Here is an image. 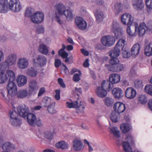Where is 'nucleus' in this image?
<instances>
[{
    "label": "nucleus",
    "instance_id": "f257e3e1",
    "mask_svg": "<svg viewBox=\"0 0 152 152\" xmlns=\"http://www.w3.org/2000/svg\"><path fill=\"white\" fill-rule=\"evenodd\" d=\"M129 26L127 28L126 31L128 35L132 37L135 36L138 33L139 36H142L145 33L146 29L148 30V28H147L146 26V24L144 23H141L139 27L137 24H136L134 27Z\"/></svg>",
    "mask_w": 152,
    "mask_h": 152
},
{
    "label": "nucleus",
    "instance_id": "f03ea898",
    "mask_svg": "<svg viewBox=\"0 0 152 152\" xmlns=\"http://www.w3.org/2000/svg\"><path fill=\"white\" fill-rule=\"evenodd\" d=\"M55 7L58 14L64 15L67 20H69L73 18L72 12L69 10H66V7L63 4H58L56 5Z\"/></svg>",
    "mask_w": 152,
    "mask_h": 152
},
{
    "label": "nucleus",
    "instance_id": "7ed1b4c3",
    "mask_svg": "<svg viewBox=\"0 0 152 152\" xmlns=\"http://www.w3.org/2000/svg\"><path fill=\"white\" fill-rule=\"evenodd\" d=\"M115 40V38L111 36H104L101 39L102 45L106 47H110L113 45L114 44Z\"/></svg>",
    "mask_w": 152,
    "mask_h": 152
},
{
    "label": "nucleus",
    "instance_id": "20e7f679",
    "mask_svg": "<svg viewBox=\"0 0 152 152\" xmlns=\"http://www.w3.org/2000/svg\"><path fill=\"white\" fill-rule=\"evenodd\" d=\"M44 14L42 12H36L31 16L32 22L34 23H39L43 20Z\"/></svg>",
    "mask_w": 152,
    "mask_h": 152
},
{
    "label": "nucleus",
    "instance_id": "39448f33",
    "mask_svg": "<svg viewBox=\"0 0 152 152\" xmlns=\"http://www.w3.org/2000/svg\"><path fill=\"white\" fill-rule=\"evenodd\" d=\"M7 86V89L9 95L12 96H14L17 92V86L15 81H8Z\"/></svg>",
    "mask_w": 152,
    "mask_h": 152
},
{
    "label": "nucleus",
    "instance_id": "423d86ee",
    "mask_svg": "<svg viewBox=\"0 0 152 152\" xmlns=\"http://www.w3.org/2000/svg\"><path fill=\"white\" fill-rule=\"evenodd\" d=\"M121 21L124 24L131 25L133 23V18L130 14L124 13L121 16Z\"/></svg>",
    "mask_w": 152,
    "mask_h": 152
},
{
    "label": "nucleus",
    "instance_id": "0eeeda50",
    "mask_svg": "<svg viewBox=\"0 0 152 152\" xmlns=\"http://www.w3.org/2000/svg\"><path fill=\"white\" fill-rule=\"evenodd\" d=\"M28 91L29 94H34L38 89L37 83L34 80H31L28 82Z\"/></svg>",
    "mask_w": 152,
    "mask_h": 152
},
{
    "label": "nucleus",
    "instance_id": "6e6552de",
    "mask_svg": "<svg viewBox=\"0 0 152 152\" xmlns=\"http://www.w3.org/2000/svg\"><path fill=\"white\" fill-rule=\"evenodd\" d=\"M75 21L77 27L81 30H84L86 29L87 23L85 20L80 17H76Z\"/></svg>",
    "mask_w": 152,
    "mask_h": 152
},
{
    "label": "nucleus",
    "instance_id": "1a4fd4ad",
    "mask_svg": "<svg viewBox=\"0 0 152 152\" xmlns=\"http://www.w3.org/2000/svg\"><path fill=\"white\" fill-rule=\"evenodd\" d=\"M112 93L114 98L116 99H121L124 96L123 91L121 89L119 88H113L112 90Z\"/></svg>",
    "mask_w": 152,
    "mask_h": 152
},
{
    "label": "nucleus",
    "instance_id": "9d476101",
    "mask_svg": "<svg viewBox=\"0 0 152 152\" xmlns=\"http://www.w3.org/2000/svg\"><path fill=\"white\" fill-rule=\"evenodd\" d=\"M16 58V55L14 54H11L8 55L7 60L4 62L8 68L10 66H12L15 64Z\"/></svg>",
    "mask_w": 152,
    "mask_h": 152
},
{
    "label": "nucleus",
    "instance_id": "9b49d317",
    "mask_svg": "<svg viewBox=\"0 0 152 152\" xmlns=\"http://www.w3.org/2000/svg\"><path fill=\"white\" fill-rule=\"evenodd\" d=\"M28 61L25 58H19L17 61L18 66L21 69L26 68L28 65Z\"/></svg>",
    "mask_w": 152,
    "mask_h": 152
},
{
    "label": "nucleus",
    "instance_id": "f8f14e48",
    "mask_svg": "<svg viewBox=\"0 0 152 152\" xmlns=\"http://www.w3.org/2000/svg\"><path fill=\"white\" fill-rule=\"evenodd\" d=\"M17 110L20 116L23 118L25 117L28 113V109L24 105L19 106Z\"/></svg>",
    "mask_w": 152,
    "mask_h": 152
},
{
    "label": "nucleus",
    "instance_id": "ddd939ff",
    "mask_svg": "<svg viewBox=\"0 0 152 152\" xmlns=\"http://www.w3.org/2000/svg\"><path fill=\"white\" fill-rule=\"evenodd\" d=\"M9 6L7 0H0V12H7L9 10Z\"/></svg>",
    "mask_w": 152,
    "mask_h": 152
},
{
    "label": "nucleus",
    "instance_id": "4468645a",
    "mask_svg": "<svg viewBox=\"0 0 152 152\" xmlns=\"http://www.w3.org/2000/svg\"><path fill=\"white\" fill-rule=\"evenodd\" d=\"M113 108L114 111L119 113H123L125 110V105L120 102H116L114 105Z\"/></svg>",
    "mask_w": 152,
    "mask_h": 152
},
{
    "label": "nucleus",
    "instance_id": "2eb2a0df",
    "mask_svg": "<svg viewBox=\"0 0 152 152\" xmlns=\"http://www.w3.org/2000/svg\"><path fill=\"white\" fill-rule=\"evenodd\" d=\"M132 5L133 8L137 11L142 10L144 7L142 0H134Z\"/></svg>",
    "mask_w": 152,
    "mask_h": 152
},
{
    "label": "nucleus",
    "instance_id": "dca6fc26",
    "mask_svg": "<svg viewBox=\"0 0 152 152\" xmlns=\"http://www.w3.org/2000/svg\"><path fill=\"white\" fill-rule=\"evenodd\" d=\"M125 96L128 99H131L136 96V92L135 90L132 87L127 88L125 91Z\"/></svg>",
    "mask_w": 152,
    "mask_h": 152
},
{
    "label": "nucleus",
    "instance_id": "f3484780",
    "mask_svg": "<svg viewBox=\"0 0 152 152\" xmlns=\"http://www.w3.org/2000/svg\"><path fill=\"white\" fill-rule=\"evenodd\" d=\"M73 147L75 151H80L83 149L84 146H83L82 143L79 140L75 139L73 141Z\"/></svg>",
    "mask_w": 152,
    "mask_h": 152
},
{
    "label": "nucleus",
    "instance_id": "a211bd4d",
    "mask_svg": "<svg viewBox=\"0 0 152 152\" xmlns=\"http://www.w3.org/2000/svg\"><path fill=\"white\" fill-rule=\"evenodd\" d=\"M113 85L108 80H103L101 83V88L102 89L110 91L113 88Z\"/></svg>",
    "mask_w": 152,
    "mask_h": 152
},
{
    "label": "nucleus",
    "instance_id": "6ab92c4d",
    "mask_svg": "<svg viewBox=\"0 0 152 152\" xmlns=\"http://www.w3.org/2000/svg\"><path fill=\"white\" fill-rule=\"evenodd\" d=\"M36 61L37 63L41 67L45 66L47 62L46 58L45 56L42 55L38 56L37 57Z\"/></svg>",
    "mask_w": 152,
    "mask_h": 152
},
{
    "label": "nucleus",
    "instance_id": "aec40b11",
    "mask_svg": "<svg viewBox=\"0 0 152 152\" xmlns=\"http://www.w3.org/2000/svg\"><path fill=\"white\" fill-rule=\"evenodd\" d=\"M120 80V76L117 74H111L109 77V81L113 85L118 83Z\"/></svg>",
    "mask_w": 152,
    "mask_h": 152
},
{
    "label": "nucleus",
    "instance_id": "412c9836",
    "mask_svg": "<svg viewBox=\"0 0 152 152\" xmlns=\"http://www.w3.org/2000/svg\"><path fill=\"white\" fill-rule=\"evenodd\" d=\"M119 62V60L117 58H111L109 60V64L105 65V66L108 70H110L112 67L115 66Z\"/></svg>",
    "mask_w": 152,
    "mask_h": 152
},
{
    "label": "nucleus",
    "instance_id": "4be33fe9",
    "mask_svg": "<svg viewBox=\"0 0 152 152\" xmlns=\"http://www.w3.org/2000/svg\"><path fill=\"white\" fill-rule=\"evenodd\" d=\"M27 119L29 124L32 126H34L36 117L35 115L31 113H29L27 115Z\"/></svg>",
    "mask_w": 152,
    "mask_h": 152
},
{
    "label": "nucleus",
    "instance_id": "5701e85b",
    "mask_svg": "<svg viewBox=\"0 0 152 152\" xmlns=\"http://www.w3.org/2000/svg\"><path fill=\"white\" fill-rule=\"evenodd\" d=\"M17 81L19 86H23L26 83L27 78L23 75H20L17 78Z\"/></svg>",
    "mask_w": 152,
    "mask_h": 152
},
{
    "label": "nucleus",
    "instance_id": "b1692460",
    "mask_svg": "<svg viewBox=\"0 0 152 152\" xmlns=\"http://www.w3.org/2000/svg\"><path fill=\"white\" fill-rule=\"evenodd\" d=\"M31 94H29V91L26 89H21L19 90L17 93V96L18 98L23 99L25 98L27 96H30Z\"/></svg>",
    "mask_w": 152,
    "mask_h": 152
},
{
    "label": "nucleus",
    "instance_id": "393cba45",
    "mask_svg": "<svg viewBox=\"0 0 152 152\" xmlns=\"http://www.w3.org/2000/svg\"><path fill=\"white\" fill-rule=\"evenodd\" d=\"M38 50L39 53L44 55H47L49 52L47 46L43 44H41L39 45Z\"/></svg>",
    "mask_w": 152,
    "mask_h": 152
},
{
    "label": "nucleus",
    "instance_id": "a878e982",
    "mask_svg": "<svg viewBox=\"0 0 152 152\" xmlns=\"http://www.w3.org/2000/svg\"><path fill=\"white\" fill-rule=\"evenodd\" d=\"M120 50L115 46L113 50L109 52V55L111 58H117L120 55Z\"/></svg>",
    "mask_w": 152,
    "mask_h": 152
},
{
    "label": "nucleus",
    "instance_id": "bb28decb",
    "mask_svg": "<svg viewBox=\"0 0 152 152\" xmlns=\"http://www.w3.org/2000/svg\"><path fill=\"white\" fill-rule=\"evenodd\" d=\"M96 93L99 97L101 98L105 97L107 94L106 90L102 89L100 86L96 88Z\"/></svg>",
    "mask_w": 152,
    "mask_h": 152
},
{
    "label": "nucleus",
    "instance_id": "cd10ccee",
    "mask_svg": "<svg viewBox=\"0 0 152 152\" xmlns=\"http://www.w3.org/2000/svg\"><path fill=\"white\" fill-rule=\"evenodd\" d=\"M2 148L4 151L8 152L14 149L13 145L9 142L4 143L2 145Z\"/></svg>",
    "mask_w": 152,
    "mask_h": 152
},
{
    "label": "nucleus",
    "instance_id": "c85d7f7f",
    "mask_svg": "<svg viewBox=\"0 0 152 152\" xmlns=\"http://www.w3.org/2000/svg\"><path fill=\"white\" fill-rule=\"evenodd\" d=\"M140 45L139 44H135L131 49V55L134 56L138 55L140 52Z\"/></svg>",
    "mask_w": 152,
    "mask_h": 152
},
{
    "label": "nucleus",
    "instance_id": "c756f323",
    "mask_svg": "<svg viewBox=\"0 0 152 152\" xmlns=\"http://www.w3.org/2000/svg\"><path fill=\"white\" fill-rule=\"evenodd\" d=\"M122 146L124 152H140L137 150H135L132 151L130 145L126 141L123 142Z\"/></svg>",
    "mask_w": 152,
    "mask_h": 152
},
{
    "label": "nucleus",
    "instance_id": "7c9ffc66",
    "mask_svg": "<svg viewBox=\"0 0 152 152\" xmlns=\"http://www.w3.org/2000/svg\"><path fill=\"white\" fill-rule=\"evenodd\" d=\"M5 74L7 77V80H8V81H15V75L12 70L7 71Z\"/></svg>",
    "mask_w": 152,
    "mask_h": 152
},
{
    "label": "nucleus",
    "instance_id": "2f4dec72",
    "mask_svg": "<svg viewBox=\"0 0 152 152\" xmlns=\"http://www.w3.org/2000/svg\"><path fill=\"white\" fill-rule=\"evenodd\" d=\"M145 54L148 56L152 55V43L146 45L145 48Z\"/></svg>",
    "mask_w": 152,
    "mask_h": 152
},
{
    "label": "nucleus",
    "instance_id": "473e14b6",
    "mask_svg": "<svg viewBox=\"0 0 152 152\" xmlns=\"http://www.w3.org/2000/svg\"><path fill=\"white\" fill-rule=\"evenodd\" d=\"M12 3H13L15 7L12 8V11L14 12H18L21 9L22 5L18 0L14 1Z\"/></svg>",
    "mask_w": 152,
    "mask_h": 152
},
{
    "label": "nucleus",
    "instance_id": "72a5a7b5",
    "mask_svg": "<svg viewBox=\"0 0 152 152\" xmlns=\"http://www.w3.org/2000/svg\"><path fill=\"white\" fill-rule=\"evenodd\" d=\"M120 114L115 111H113L110 116V118L112 122L115 123L117 122L120 118Z\"/></svg>",
    "mask_w": 152,
    "mask_h": 152
},
{
    "label": "nucleus",
    "instance_id": "f704fd0d",
    "mask_svg": "<svg viewBox=\"0 0 152 152\" xmlns=\"http://www.w3.org/2000/svg\"><path fill=\"white\" fill-rule=\"evenodd\" d=\"M56 146L57 148H61L63 150L67 149L68 145L67 143L64 141H61L56 143Z\"/></svg>",
    "mask_w": 152,
    "mask_h": 152
},
{
    "label": "nucleus",
    "instance_id": "c9c22d12",
    "mask_svg": "<svg viewBox=\"0 0 152 152\" xmlns=\"http://www.w3.org/2000/svg\"><path fill=\"white\" fill-rule=\"evenodd\" d=\"M51 99L50 98L45 96L43 98L42 104L43 106L45 107H48L51 105Z\"/></svg>",
    "mask_w": 152,
    "mask_h": 152
},
{
    "label": "nucleus",
    "instance_id": "e433bc0d",
    "mask_svg": "<svg viewBox=\"0 0 152 152\" xmlns=\"http://www.w3.org/2000/svg\"><path fill=\"white\" fill-rule=\"evenodd\" d=\"M126 42L124 39H120L118 40L115 46L120 49L124 50V48L126 46Z\"/></svg>",
    "mask_w": 152,
    "mask_h": 152
},
{
    "label": "nucleus",
    "instance_id": "4c0bfd02",
    "mask_svg": "<svg viewBox=\"0 0 152 152\" xmlns=\"http://www.w3.org/2000/svg\"><path fill=\"white\" fill-rule=\"evenodd\" d=\"M110 132L111 134H113L114 137L117 138H119L121 136L120 132L116 127H113L111 128Z\"/></svg>",
    "mask_w": 152,
    "mask_h": 152
},
{
    "label": "nucleus",
    "instance_id": "58836bf2",
    "mask_svg": "<svg viewBox=\"0 0 152 152\" xmlns=\"http://www.w3.org/2000/svg\"><path fill=\"white\" fill-rule=\"evenodd\" d=\"M96 20L98 23L102 22L103 20L104 14L103 12L97 10L95 14Z\"/></svg>",
    "mask_w": 152,
    "mask_h": 152
},
{
    "label": "nucleus",
    "instance_id": "ea45409f",
    "mask_svg": "<svg viewBox=\"0 0 152 152\" xmlns=\"http://www.w3.org/2000/svg\"><path fill=\"white\" fill-rule=\"evenodd\" d=\"M120 128L123 133H126L129 131L131 128L128 124L124 123L121 125Z\"/></svg>",
    "mask_w": 152,
    "mask_h": 152
},
{
    "label": "nucleus",
    "instance_id": "a19ab883",
    "mask_svg": "<svg viewBox=\"0 0 152 152\" xmlns=\"http://www.w3.org/2000/svg\"><path fill=\"white\" fill-rule=\"evenodd\" d=\"M123 69V65L118 62L115 66L112 67L110 71L113 72H119L122 71Z\"/></svg>",
    "mask_w": 152,
    "mask_h": 152
},
{
    "label": "nucleus",
    "instance_id": "79ce46f5",
    "mask_svg": "<svg viewBox=\"0 0 152 152\" xmlns=\"http://www.w3.org/2000/svg\"><path fill=\"white\" fill-rule=\"evenodd\" d=\"M139 102L142 104H146L147 102L148 99L147 97L144 95H140L138 97Z\"/></svg>",
    "mask_w": 152,
    "mask_h": 152
},
{
    "label": "nucleus",
    "instance_id": "37998d69",
    "mask_svg": "<svg viewBox=\"0 0 152 152\" xmlns=\"http://www.w3.org/2000/svg\"><path fill=\"white\" fill-rule=\"evenodd\" d=\"M10 121L11 123H13L14 119L18 118V115L17 113L14 111H10L9 112Z\"/></svg>",
    "mask_w": 152,
    "mask_h": 152
},
{
    "label": "nucleus",
    "instance_id": "c03bdc74",
    "mask_svg": "<svg viewBox=\"0 0 152 152\" xmlns=\"http://www.w3.org/2000/svg\"><path fill=\"white\" fill-rule=\"evenodd\" d=\"M111 28L112 31L115 32L121 29L119 24L116 21H113L111 26Z\"/></svg>",
    "mask_w": 152,
    "mask_h": 152
},
{
    "label": "nucleus",
    "instance_id": "a18cd8bd",
    "mask_svg": "<svg viewBox=\"0 0 152 152\" xmlns=\"http://www.w3.org/2000/svg\"><path fill=\"white\" fill-rule=\"evenodd\" d=\"M66 106L69 108H78L79 107L78 103L77 101H75L71 102H67Z\"/></svg>",
    "mask_w": 152,
    "mask_h": 152
},
{
    "label": "nucleus",
    "instance_id": "49530a36",
    "mask_svg": "<svg viewBox=\"0 0 152 152\" xmlns=\"http://www.w3.org/2000/svg\"><path fill=\"white\" fill-rule=\"evenodd\" d=\"M105 104L108 107L112 106L114 103V100L111 98L106 97L104 99Z\"/></svg>",
    "mask_w": 152,
    "mask_h": 152
},
{
    "label": "nucleus",
    "instance_id": "de8ad7c7",
    "mask_svg": "<svg viewBox=\"0 0 152 152\" xmlns=\"http://www.w3.org/2000/svg\"><path fill=\"white\" fill-rule=\"evenodd\" d=\"M27 73L30 76L34 77L37 75V72L36 70L31 67L27 70Z\"/></svg>",
    "mask_w": 152,
    "mask_h": 152
},
{
    "label": "nucleus",
    "instance_id": "09e8293b",
    "mask_svg": "<svg viewBox=\"0 0 152 152\" xmlns=\"http://www.w3.org/2000/svg\"><path fill=\"white\" fill-rule=\"evenodd\" d=\"M114 9L115 11L118 13L120 12L122 10V5L120 3H116L114 5Z\"/></svg>",
    "mask_w": 152,
    "mask_h": 152
},
{
    "label": "nucleus",
    "instance_id": "8fccbe9b",
    "mask_svg": "<svg viewBox=\"0 0 152 152\" xmlns=\"http://www.w3.org/2000/svg\"><path fill=\"white\" fill-rule=\"evenodd\" d=\"M7 80V77L6 74L2 72H0V83H4Z\"/></svg>",
    "mask_w": 152,
    "mask_h": 152
},
{
    "label": "nucleus",
    "instance_id": "3c124183",
    "mask_svg": "<svg viewBox=\"0 0 152 152\" xmlns=\"http://www.w3.org/2000/svg\"><path fill=\"white\" fill-rule=\"evenodd\" d=\"M145 91L149 94L152 96V85H148L146 86L144 88Z\"/></svg>",
    "mask_w": 152,
    "mask_h": 152
},
{
    "label": "nucleus",
    "instance_id": "603ef678",
    "mask_svg": "<svg viewBox=\"0 0 152 152\" xmlns=\"http://www.w3.org/2000/svg\"><path fill=\"white\" fill-rule=\"evenodd\" d=\"M115 36L117 39H121L123 38V34L121 31V28L114 32Z\"/></svg>",
    "mask_w": 152,
    "mask_h": 152
},
{
    "label": "nucleus",
    "instance_id": "864d4df0",
    "mask_svg": "<svg viewBox=\"0 0 152 152\" xmlns=\"http://www.w3.org/2000/svg\"><path fill=\"white\" fill-rule=\"evenodd\" d=\"M58 54L63 58H65L68 56V53L65 51H63V49H60L58 50Z\"/></svg>",
    "mask_w": 152,
    "mask_h": 152
},
{
    "label": "nucleus",
    "instance_id": "5fc2aeb1",
    "mask_svg": "<svg viewBox=\"0 0 152 152\" xmlns=\"http://www.w3.org/2000/svg\"><path fill=\"white\" fill-rule=\"evenodd\" d=\"M125 139L128 142H126L128 143L129 144V143H134V141L133 140V137L132 135H131L130 134H128L126 135Z\"/></svg>",
    "mask_w": 152,
    "mask_h": 152
},
{
    "label": "nucleus",
    "instance_id": "6e6d98bb",
    "mask_svg": "<svg viewBox=\"0 0 152 152\" xmlns=\"http://www.w3.org/2000/svg\"><path fill=\"white\" fill-rule=\"evenodd\" d=\"M13 123H11L12 124L15 126H20L21 124V121L18 119V118L13 119Z\"/></svg>",
    "mask_w": 152,
    "mask_h": 152
},
{
    "label": "nucleus",
    "instance_id": "4d7b16f0",
    "mask_svg": "<svg viewBox=\"0 0 152 152\" xmlns=\"http://www.w3.org/2000/svg\"><path fill=\"white\" fill-rule=\"evenodd\" d=\"M135 86L136 88H142V81L141 80H136L134 82Z\"/></svg>",
    "mask_w": 152,
    "mask_h": 152
},
{
    "label": "nucleus",
    "instance_id": "13d9d810",
    "mask_svg": "<svg viewBox=\"0 0 152 152\" xmlns=\"http://www.w3.org/2000/svg\"><path fill=\"white\" fill-rule=\"evenodd\" d=\"M79 72L80 74L79 75L75 73V74L73 75V79L75 82H78L80 80V75H81V73L80 71H79Z\"/></svg>",
    "mask_w": 152,
    "mask_h": 152
},
{
    "label": "nucleus",
    "instance_id": "bf43d9fd",
    "mask_svg": "<svg viewBox=\"0 0 152 152\" xmlns=\"http://www.w3.org/2000/svg\"><path fill=\"white\" fill-rule=\"evenodd\" d=\"M47 110L50 113L53 114L56 113V110L54 109V107L52 104L48 107Z\"/></svg>",
    "mask_w": 152,
    "mask_h": 152
},
{
    "label": "nucleus",
    "instance_id": "052dcab7",
    "mask_svg": "<svg viewBox=\"0 0 152 152\" xmlns=\"http://www.w3.org/2000/svg\"><path fill=\"white\" fill-rule=\"evenodd\" d=\"M145 4L147 7L149 9H152V0H146Z\"/></svg>",
    "mask_w": 152,
    "mask_h": 152
},
{
    "label": "nucleus",
    "instance_id": "680f3d73",
    "mask_svg": "<svg viewBox=\"0 0 152 152\" xmlns=\"http://www.w3.org/2000/svg\"><path fill=\"white\" fill-rule=\"evenodd\" d=\"M37 125L38 126H41L42 125V122L39 118H36V120L35 121V124L34 126Z\"/></svg>",
    "mask_w": 152,
    "mask_h": 152
},
{
    "label": "nucleus",
    "instance_id": "e2e57ef3",
    "mask_svg": "<svg viewBox=\"0 0 152 152\" xmlns=\"http://www.w3.org/2000/svg\"><path fill=\"white\" fill-rule=\"evenodd\" d=\"M44 32V28L42 26H39L37 28V34H39L43 33Z\"/></svg>",
    "mask_w": 152,
    "mask_h": 152
},
{
    "label": "nucleus",
    "instance_id": "0e129e2a",
    "mask_svg": "<svg viewBox=\"0 0 152 152\" xmlns=\"http://www.w3.org/2000/svg\"><path fill=\"white\" fill-rule=\"evenodd\" d=\"M32 14V8L28 7L26 10L25 15L26 16L29 17Z\"/></svg>",
    "mask_w": 152,
    "mask_h": 152
},
{
    "label": "nucleus",
    "instance_id": "69168bd1",
    "mask_svg": "<svg viewBox=\"0 0 152 152\" xmlns=\"http://www.w3.org/2000/svg\"><path fill=\"white\" fill-rule=\"evenodd\" d=\"M45 137L48 139H51L52 138L53 136L49 132H47L45 133Z\"/></svg>",
    "mask_w": 152,
    "mask_h": 152
},
{
    "label": "nucleus",
    "instance_id": "338daca9",
    "mask_svg": "<svg viewBox=\"0 0 152 152\" xmlns=\"http://www.w3.org/2000/svg\"><path fill=\"white\" fill-rule=\"evenodd\" d=\"M123 56L124 58H128L130 57V53L126 50H124L122 53Z\"/></svg>",
    "mask_w": 152,
    "mask_h": 152
},
{
    "label": "nucleus",
    "instance_id": "774afa93",
    "mask_svg": "<svg viewBox=\"0 0 152 152\" xmlns=\"http://www.w3.org/2000/svg\"><path fill=\"white\" fill-rule=\"evenodd\" d=\"M65 61L69 64H71L73 62V57L72 56H69L68 57L65 58Z\"/></svg>",
    "mask_w": 152,
    "mask_h": 152
}]
</instances>
